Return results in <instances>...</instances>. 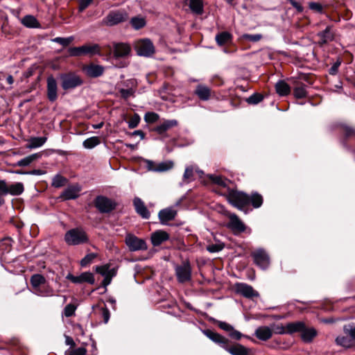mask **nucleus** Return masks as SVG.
<instances>
[{"instance_id": "1", "label": "nucleus", "mask_w": 355, "mask_h": 355, "mask_svg": "<svg viewBox=\"0 0 355 355\" xmlns=\"http://www.w3.org/2000/svg\"><path fill=\"white\" fill-rule=\"evenodd\" d=\"M64 241L69 245H78L88 241L85 232L81 228H73L67 231Z\"/></svg>"}, {"instance_id": "2", "label": "nucleus", "mask_w": 355, "mask_h": 355, "mask_svg": "<svg viewBox=\"0 0 355 355\" xmlns=\"http://www.w3.org/2000/svg\"><path fill=\"white\" fill-rule=\"evenodd\" d=\"M227 200L234 207L240 210L250 204V196L246 193L235 190H231L227 195Z\"/></svg>"}, {"instance_id": "3", "label": "nucleus", "mask_w": 355, "mask_h": 355, "mask_svg": "<svg viewBox=\"0 0 355 355\" xmlns=\"http://www.w3.org/2000/svg\"><path fill=\"white\" fill-rule=\"evenodd\" d=\"M134 47L137 55L140 56L150 57L155 53V46L151 40L148 38L135 41Z\"/></svg>"}, {"instance_id": "4", "label": "nucleus", "mask_w": 355, "mask_h": 355, "mask_svg": "<svg viewBox=\"0 0 355 355\" xmlns=\"http://www.w3.org/2000/svg\"><path fill=\"white\" fill-rule=\"evenodd\" d=\"M60 78L64 90L73 89L83 83L82 78L74 73H62L60 76Z\"/></svg>"}, {"instance_id": "5", "label": "nucleus", "mask_w": 355, "mask_h": 355, "mask_svg": "<svg viewBox=\"0 0 355 355\" xmlns=\"http://www.w3.org/2000/svg\"><path fill=\"white\" fill-rule=\"evenodd\" d=\"M174 269L178 282L182 284L191 280V266L189 261L186 260L180 265H175Z\"/></svg>"}, {"instance_id": "6", "label": "nucleus", "mask_w": 355, "mask_h": 355, "mask_svg": "<svg viewBox=\"0 0 355 355\" xmlns=\"http://www.w3.org/2000/svg\"><path fill=\"white\" fill-rule=\"evenodd\" d=\"M125 242L131 252L146 250L148 249V245L145 240L139 239L132 234H128L126 235Z\"/></svg>"}, {"instance_id": "7", "label": "nucleus", "mask_w": 355, "mask_h": 355, "mask_svg": "<svg viewBox=\"0 0 355 355\" xmlns=\"http://www.w3.org/2000/svg\"><path fill=\"white\" fill-rule=\"evenodd\" d=\"M128 19V15L124 11H115L110 12L103 19V23L107 26H114Z\"/></svg>"}, {"instance_id": "8", "label": "nucleus", "mask_w": 355, "mask_h": 355, "mask_svg": "<svg viewBox=\"0 0 355 355\" xmlns=\"http://www.w3.org/2000/svg\"><path fill=\"white\" fill-rule=\"evenodd\" d=\"M94 204L101 213H109L115 208V203L112 200L102 196L96 197Z\"/></svg>"}, {"instance_id": "9", "label": "nucleus", "mask_w": 355, "mask_h": 355, "mask_svg": "<svg viewBox=\"0 0 355 355\" xmlns=\"http://www.w3.org/2000/svg\"><path fill=\"white\" fill-rule=\"evenodd\" d=\"M256 265L262 269H266L270 264L268 254L263 249H258L252 253Z\"/></svg>"}, {"instance_id": "10", "label": "nucleus", "mask_w": 355, "mask_h": 355, "mask_svg": "<svg viewBox=\"0 0 355 355\" xmlns=\"http://www.w3.org/2000/svg\"><path fill=\"white\" fill-rule=\"evenodd\" d=\"M113 53L116 58H125L131 53L130 45L124 42L113 43Z\"/></svg>"}, {"instance_id": "11", "label": "nucleus", "mask_w": 355, "mask_h": 355, "mask_svg": "<svg viewBox=\"0 0 355 355\" xmlns=\"http://www.w3.org/2000/svg\"><path fill=\"white\" fill-rule=\"evenodd\" d=\"M66 278L74 284L87 282L94 284L95 282L94 275L90 272H84L78 276H74L69 273L67 275Z\"/></svg>"}, {"instance_id": "12", "label": "nucleus", "mask_w": 355, "mask_h": 355, "mask_svg": "<svg viewBox=\"0 0 355 355\" xmlns=\"http://www.w3.org/2000/svg\"><path fill=\"white\" fill-rule=\"evenodd\" d=\"M235 288L237 293H239L247 298L259 296V293L254 291L252 286L245 283L236 284Z\"/></svg>"}, {"instance_id": "13", "label": "nucleus", "mask_w": 355, "mask_h": 355, "mask_svg": "<svg viewBox=\"0 0 355 355\" xmlns=\"http://www.w3.org/2000/svg\"><path fill=\"white\" fill-rule=\"evenodd\" d=\"M229 218L230 222L227 227L230 228L234 234H239L245 231V225L236 214H230Z\"/></svg>"}, {"instance_id": "14", "label": "nucleus", "mask_w": 355, "mask_h": 355, "mask_svg": "<svg viewBox=\"0 0 355 355\" xmlns=\"http://www.w3.org/2000/svg\"><path fill=\"white\" fill-rule=\"evenodd\" d=\"M47 83V96L51 102H54L58 98L57 82L53 76H49Z\"/></svg>"}, {"instance_id": "15", "label": "nucleus", "mask_w": 355, "mask_h": 355, "mask_svg": "<svg viewBox=\"0 0 355 355\" xmlns=\"http://www.w3.org/2000/svg\"><path fill=\"white\" fill-rule=\"evenodd\" d=\"M177 215V211L173 207H168L159 211L158 217L160 223L163 225L167 223V222L173 220Z\"/></svg>"}, {"instance_id": "16", "label": "nucleus", "mask_w": 355, "mask_h": 355, "mask_svg": "<svg viewBox=\"0 0 355 355\" xmlns=\"http://www.w3.org/2000/svg\"><path fill=\"white\" fill-rule=\"evenodd\" d=\"M148 168L155 172H164L171 169L173 163L171 161L163 162L155 166V163L152 161H148Z\"/></svg>"}, {"instance_id": "17", "label": "nucleus", "mask_w": 355, "mask_h": 355, "mask_svg": "<svg viewBox=\"0 0 355 355\" xmlns=\"http://www.w3.org/2000/svg\"><path fill=\"white\" fill-rule=\"evenodd\" d=\"M204 334L211 340L213 342L218 344L220 347L224 348L225 345L228 343V339L225 338L224 336L220 335L219 334L214 332L211 330L207 329L203 331Z\"/></svg>"}, {"instance_id": "18", "label": "nucleus", "mask_w": 355, "mask_h": 355, "mask_svg": "<svg viewBox=\"0 0 355 355\" xmlns=\"http://www.w3.org/2000/svg\"><path fill=\"white\" fill-rule=\"evenodd\" d=\"M83 71L91 78H97L103 75L104 67L101 65L91 64L84 67Z\"/></svg>"}, {"instance_id": "19", "label": "nucleus", "mask_w": 355, "mask_h": 355, "mask_svg": "<svg viewBox=\"0 0 355 355\" xmlns=\"http://www.w3.org/2000/svg\"><path fill=\"white\" fill-rule=\"evenodd\" d=\"M169 239V234L163 230H157L151 234L150 240L153 246H158Z\"/></svg>"}, {"instance_id": "20", "label": "nucleus", "mask_w": 355, "mask_h": 355, "mask_svg": "<svg viewBox=\"0 0 355 355\" xmlns=\"http://www.w3.org/2000/svg\"><path fill=\"white\" fill-rule=\"evenodd\" d=\"M133 204L136 212L143 218L148 219L150 218V212L144 205V202L138 197L135 198Z\"/></svg>"}, {"instance_id": "21", "label": "nucleus", "mask_w": 355, "mask_h": 355, "mask_svg": "<svg viewBox=\"0 0 355 355\" xmlns=\"http://www.w3.org/2000/svg\"><path fill=\"white\" fill-rule=\"evenodd\" d=\"M80 190L81 188L78 185L70 186L63 191L62 197L64 200L76 199L79 196Z\"/></svg>"}, {"instance_id": "22", "label": "nucleus", "mask_w": 355, "mask_h": 355, "mask_svg": "<svg viewBox=\"0 0 355 355\" xmlns=\"http://www.w3.org/2000/svg\"><path fill=\"white\" fill-rule=\"evenodd\" d=\"M318 36L320 37V43L321 44H326L334 39V33L332 31L331 26H327L326 28L318 33Z\"/></svg>"}, {"instance_id": "23", "label": "nucleus", "mask_w": 355, "mask_h": 355, "mask_svg": "<svg viewBox=\"0 0 355 355\" xmlns=\"http://www.w3.org/2000/svg\"><path fill=\"white\" fill-rule=\"evenodd\" d=\"M224 349L232 355H248V350L240 344L233 346H229L228 343L225 345Z\"/></svg>"}, {"instance_id": "24", "label": "nucleus", "mask_w": 355, "mask_h": 355, "mask_svg": "<svg viewBox=\"0 0 355 355\" xmlns=\"http://www.w3.org/2000/svg\"><path fill=\"white\" fill-rule=\"evenodd\" d=\"M195 94L202 101H207L210 98L211 90L210 89L203 85H198L195 90Z\"/></svg>"}, {"instance_id": "25", "label": "nucleus", "mask_w": 355, "mask_h": 355, "mask_svg": "<svg viewBox=\"0 0 355 355\" xmlns=\"http://www.w3.org/2000/svg\"><path fill=\"white\" fill-rule=\"evenodd\" d=\"M255 335L259 340H267L272 337V333L270 328L263 326L257 329Z\"/></svg>"}, {"instance_id": "26", "label": "nucleus", "mask_w": 355, "mask_h": 355, "mask_svg": "<svg viewBox=\"0 0 355 355\" xmlns=\"http://www.w3.org/2000/svg\"><path fill=\"white\" fill-rule=\"evenodd\" d=\"M45 282L46 279L42 275H33L31 278V284L33 288V293H35L37 289H40L42 285L44 284Z\"/></svg>"}, {"instance_id": "27", "label": "nucleus", "mask_w": 355, "mask_h": 355, "mask_svg": "<svg viewBox=\"0 0 355 355\" xmlns=\"http://www.w3.org/2000/svg\"><path fill=\"white\" fill-rule=\"evenodd\" d=\"M178 125V121L175 119L166 120L162 123L157 125L155 130L159 134H163L166 132L168 129L175 127Z\"/></svg>"}, {"instance_id": "28", "label": "nucleus", "mask_w": 355, "mask_h": 355, "mask_svg": "<svg viewBox=\"0 0 355 355\" xmlns=\"http://www.w3.org/2000/svg\"><path fill=\"white\" fill-rule=\"evenodd\" d=\"M317 335V331L313 328H306L304 326V329L301 331V338L305 343H310Z\"/></svg>"}, {"instance_id": "29", "label": "nucleus", "mask_w": 355, "mask_h": 355, "mask_svg": "<svg viewBox=\"0 0 355 355\" xmlns=\"http://www.w3.org/2000/svg\"><path fill=\"white\" fill-rule=\"evenodd\" d=\"M47 138L45 137H31L28 140L27 148L29 149L37 148L43 146L46 141Z\"/></svg>"}, {"instance_id": "30", "label": "nucleus", "mask_w": 355, "mask_h": 355, "mask_svg": "<svg viewBox=\"0 0 355 355\" xmlns=\"http://www.w3.org/2000/svg\"><path fill=\"white\" fill-rule=\"evenodd\" d=\"M275 89L280 96H286L291 92L289 85L284 80H279L276 83Z\"/></svg>"}, {"instance_id": "31", "label": "nucleus", "mask_w": 355, "mask_h": 355, "mask_svg": "<svg viewBox=\"0 0 355 355\" xmlns=\"http://www.w3.org/2000/svg\"><path fill=\"white\" fill-rule=\"evenodd\" d=\"M41 155L40 153H34L28 155L20 160H19L15 164V166H27L30 165L33 161L40 158Z\"/></svg>"}, {"instance_id": "32", "label": "nucleus", "mask_w": 355, "mask_h": 355, "mask_svg": "<svg viewBox=\"0 0 355 355\" xmlns=\"http://www.w3.org/2000/svg\"><path fill=\"white\" fill-rule=\"evenodd\" d=\"M305 324L303 322L298 321L295 322H290L286 324L287 333L293 334L295 332H300L304 329Z\"/></svg>"}, {"instance_id": "33", "label": "nucleus", "mask_w": 355, "mask_h": 355, "mask_svg": "<svg viewBox=\"0 0 355 355\" xmlns=\"http://www.w3.org/2000/svg\"><path fill=\"white\" fill-rule=\"evenodd\" d=\"M336 343L343 347L349 348L354 345V339L352 337L338 336L336 338Z\"/></svg>"}, {"instance_id": "34", "label": "nucleus", "mask_w": 355, "mask_h": 355, "mask_svg": "<svg viewBox=\"0 0 355 355\" xmlns=\"http://www.w3.org/2000/svg\"><path fill=\"white\" fill-rule=\"evenodd\" d=\"M21 22L28 28H37L39 26L37 20L32 15H26L21 19Z\"/></svg>"}, {"instance_id": "35", "label": "nucleus", "mask_w": 355, "mask_h": 355, "mask_svg": "<svg viewBox=\"0 0 355 355\" xmlns=\"http://www.w3.org/2000/svg\"><path fill=\"white\" fill-rule=\"evenodd\" d=\"M189 8L193 12L200 15L203 12V4L202 0H189Z\"/></svg>"}, {"instance_id": "36", "label": "nucleus", "mask_w": 355, "mask_h": 355, "mask_svg": "<svg viewBox=\"0 0 355 355\" xmlns=\"http://www.w3.org/2000/svg\"><path fill=\"white\" fill-rule=\"evenodd\" d=\"M8 193L13 196H18L23 193L24 185L21 182H17L8 186Z\"/></svg>"}, {"instance_id": "37", "label": "nucleus", "mask_w": 355, "mask_h": 355, "mask_svg": "<svg viewBox=\"0 0 355 355\" xmlns=\"http://www.w3.org/2000/svg\"><path fill=\"white\" fill-rule=\"evenodd\" d=\"M232 35L228 32H222L216 36V41L219 46H223L230 42Z\"/></svg>"}, {"instance_id": "38", "label": "nucleus", "mask_w": 355, "mask_h": 355, "mask_svg": "<svg viewBox=\"0 0 355 355\" xmlns=\"http://www.w3.org/2000/svg\"><path fill=\"white\" fill-rule=\"evenodd\" d=\"M84 55H100V46L98 44L93 45H83Z\"/></svg>"}, {"instance_id": "39", "label": "nucleus", "mask_w": 355, "mask_h": 355, "mask_svg": "<svg viewBox=\"0 0 355 355\" xmlns=\"http://www.w3.org/2000/svg\"><path fill=\"white\" fill-rule=\"evenodd\" d=\"M130 24L135 30H139L146 26V20L143 17H135L130 20Z\"/></svg>"}, {"instance_id": "40", "label": "nucleus", "mask_w": 355, "mask_h": 355, "mask_svg": "<svg viewBox=\"0 0 355 355\" xmlns=\"http://www.w3.org/2000/svg\"><path fill=\"white\" fill-rule=\"evenodd\" d=\"M35 294L43 297L52 296L53 295V289L44 284L40 289H37Z\"/></svg>"}, {"instance_id": "41", "label": "nucleus", "mask_w": 355, "mask_h": 355, "mask_svg": "<svg viewBox=\"0 0 355 355\" xmlns=\"http://www.w3.org/2000/svg\"><path fill=\"white\" fill-rule=\"evenodd\" d=\"M250 203H251L254 208H259L263 203V198L260 194L254 193L250 196Z\"/></svg>"}, {"instance_id": "42", "label": "nucleus", "mask_w": 355, "mask_h": 355, "mask_svg": "<svg viewBox=\"0 0 355 355\" xmlns=\"http://www.w3.org/2000/svg\"><path fill=\"white\" fill-rule=\"evenodd\" d=\"M99 144H100V139L98 137H89V138L85 139L83 141V145L84 148H87V149H91V148H94Z\"/></svg>"}, {"instance_id": "43", "label": "nucleus", "mask_w": 355, "mask_h": 355, "mask_svg": "<svg viewBox=\"0 0 355 355\" xmlns=\"http://www.w3.org/2000/svg\"><path fill=\"white\" fill-rule=\"evenodd\" d=\"M209 178L214 183L223 187H226L229 182L228 180L220 175H210Z\"/></svg>"}, {"instance_id": "44", "label": "nucleus", "mask_w": 355, "mask_h": 355, "mask_svg": "<svg viewBox=\"0 0 355 355\" xmlns=\"http://www.w3.org/2000/svg\"><path fill=\"white\" fill-rule=\"evenodd\" d=\"M293 94L295 98H302L306 96L307 92L304 85H298L295 87Z\"/></svg>"}, {"instance_id": "45", "label": "nucleus", "mask_w": 355, "mask_h": 355, "mask_svg": "<svg viewBox=\"0 0 355 355\" xmlns=\"http://www.w3.org/2000/svg\"><path fill=\"white\" fill-rule=\"evenodd\" d=\"M225 247V245L222 242H216V243H210L207 245L206 249L211 253L218 252L221 251Z\"/></svg>"}, {"instance_id": "46", "label": "nucleus", "mask_w": 355, "mask_h": 355, "mask_svg": "<svg viewBox=\"0 0 355 355\" xmlns=\"http://www.w3.org/2000/svg\"><path fill=\"white\" fill-rule=\"evenodd\" d=\"M66 182L67 179L59 174L55 175L52 180V185L55 188L64 186Z\"/></svg>"}, {"instance_id": "47", "label": "nucleus", "mask_w": 355, "mask_h": 355, "mask_svg": "<svg viewBox=\"0 0 355 355\" xmlns=\"http://www.w3.org/2000/svg\"><path fill=\"white\" fill-rule=\"evenodd\" d=\"M73 40V36H70L68 37H55L52 40V41L53 42L58 43V44L62 45V46H67L72 42Z\"/></svg>"}, {"instance_id": "48", "label": "nucleus", "mask_w": 355, "mask_h": 355, "mask_svg": "<svg viewBox=\"0 0 355 355\" xmlns=\"http://www.w3.org/2000/svg\"><path fill=\"white\" fill-rule=\"evenodd\" d=\"M263 96L259 93H254L249 96L246 101L249 104L256 105L260 103L263 100Z\"/></svg>"}, {"instance_id": "49", "label": "nucleus", "mask_w": 355, "mask_h": 355, "mask_svg": "<svg viewBox=\"0 0 355 355\" xmlns=\"http://www.w3.org/2000/svg\"><path fill=\"white\" fill-rule=\"evenodd\" d=\"M76 309V307L73 304H69L64 307L63 310V315L67 318L71 317L75 314Z\"/></svg>"}, {"instance_id": "50", "label": "nucleus", "mask_w": 355, "mask_h": 355, "mask_svg": "<svg viewBox=\"0 0 355 355\" xmlns=\"http://www.w3.org/2000/svg\"><path fill=\"white\" fill-rule=\"evenodd\" d=\"M96 257V254L94 253L87 254L82 260L80 261V265L82 266H86L88 264L91 263L93 260Z\"/></svg>"}, {"instance_id": "51", "label": "nucleus", "mask_w": 355, "mask_h": 355, "mask_svg": "<svg viewBox=\"0 0 355 355\" xmlns=\"http://www.w3.org/2000/svg\"><path fill=\"white\" fill-rule=\"evenodd\" d=\"M69 53L71 56H80L84 55L83 46L69 48Z\"/></svg>"}, {"instance_id": "52", "label": "nucleus", "mask_w": 355, "mask_h": 355, "mask_svg": "<svg viewBox=\"0 0 355 355\" xmlns=\"http://www.w3.org/2000/svg\"><path fill=\"white\" fill-rule=\"evenodd\" d=\"M140 121V117L137 114H135L128 121V127L131 129L136 128Z\"/></svg>"}, {"instance_id": "53", "label": "nucleus", "mask_w": 355, "mask_h": 355, "mask_svg": "<svg viewBox=\"0 0 355 355\" xmlns=\"http://www.w3.org/2000/svg\"><path fill=\"white\" fill-rule=\"evenodd\" d=\"M159 119V115L155 112H147L144 116V119L147 123H154Z\"/></svg>"}, {"instance_id": "54", "label": "nucleus", "mask_w": 355, "mask_h": 355, "mask_svg": "<svg viewBox=\"0 0 355 355\" xmlns=\"http://www.w3.org/2000/svg\"><path fill=\"white\" fill-rule=\"evenodd\" d=\"M343 331L345 334L352 337L354 340H355V326L345 325L343 327Z\"/></svg>"}, {"instance_id": "55", "label": "nucleus", "mask_w": 355, "mask_h": 355, "mask_svg": "<svg viewBox=\"0 0 355 355\" xmlns=\"http://www.w3.org/2000/svg\"><path fill=\"white\" fill-rule=\"evenodd\" d=\"M193 175V168L192 166H187L185 168L183 180L184 181L189 182Z\"/></svg>"}, {"instance_id": "56", "label": "nucleus", "mask_w": 355, "mask_h": 355, "mask_svg": "<svg viewBox=\"0 0 355 355\" xmlns=\"http://www.w3.org/2000/svg\"><path fill=\"white\" fill-rule=\"evenodd\" d=\"M96 272L101 274L103 277L110 275V267L107 265L96 266Z\"/></svg>"}, {"instance_id": "57", "label": "nucleus", "mask_w": 355, "mask_h": 355, "mask_svg": "<svg viewBox=\"0 0 355 355\" xmlns=\"http://www.w3.org/2000/svg\"><path fill=\"white\" fill-rule=\"evenodd\" d=\"M271 330L272 333L274 332L275 334H284L287 333L286 326L284 327L283 325L274 324Z\"/></svg>"}, {"instance_id": "58", "label": "nucleus", "mask_w": 355, "mask_h": 355, "mask_svg": "<svg viewBox=\"0 0 355 355\" xmlns=\"http://www.w3.org/2000/svg\"><path fill=\"white\" fill-rule=\"evenodd\" d=\"M92 2L93 0H78V11H84Z\"/></svg>"}, {"instance_id": "59", "label": "nucleus", "mask_w": 355, "mask_h": 355, "mask_svg": "<svg viewBox=\"0 0 355 355\" xmlns=\"http://www.w3.org/2000/svg\"><path fill=\"white\" fill-rule=\"evenodd\" d=\"M217 324H218V326L223 330L228 332L229 334L230 333L231 331L233 330V327L225 322H223V321H217Z\"/></svg>"}, {"instance_id": "60", "label": "nucleus", "mask_w": 355, "mask_h": 355, "mask_svg": "<svg viewBox=\"0 0 355 355\" xmlns=\"http://www.w3.org/2000/svg\"><path fill=\"white\" fill-rule=\"evenodd\" d=\"M86 353L87 349L85 347H78L71 350L69 355H85Z\"/></svg>"}, {"instance_id": "61", "label": "nucleus", "mask_w": 355, "mask_h": 355, "mask_svg": "<svg viewBox=\"0 0 355 355\" xmlns=\"http://www.w3.org/2000/svg\"><path fill=\"white\" fill-rule=\"evenodd\" d=\"M8 186L4 180H0V197L8 194Z\"/></svg>"}, {"instance_id": "62", "label": "nucleus", "mask_w": 355, "mask_h": 355, "mask_svg": "<svg viewBox=\"0 0 355 355\" xmlns=\"http://www.w3.org/2000/svg\"><path fill=\"white\" fill-rule=\"evenodd\" d=\"M309 8L315 10L318 12H322V6L320 3H316V2H311L309 3Z\"/></svg>"}, {"instance_id": "63", "label": "nucleus", "mask_w": 355, "mask_h": 355, "mask_svg": "<svg viewBox=\"0 0 355 355\" xmlns=\"http://www.w3.org/2000/svg\"><path fill=\"white\" fill-rule=\"evenodd\" d=\"M244 37L251 42H258L261 40V35L259 34L245 35Z\"/></svg>"}, {"instance_id": "64", "label": "nucleus", "mask_w": 355, "mask_h": 355, "mask_svg": "<svg viewBox=\"0 0 355 355\" xmlns=\"http://www.w3.org/2000/svg\"><path fill=\"white\" fill-rule=\"evenodd\" d=\"M289 3L295 8L298 12H302L304 10L302 6L295 0H288Z\"/></svg>"}]
</instances>
